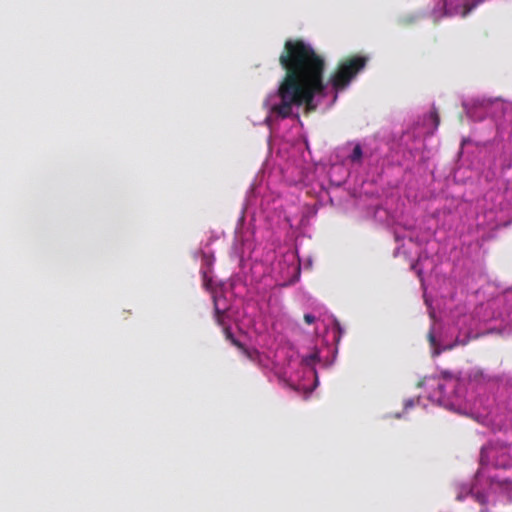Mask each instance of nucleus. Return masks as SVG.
I'll return each instance as SVG.
<instances>
[{
	"label": "nucleus",
	"instance_id": "nucleus-3",
	"mask_svg": "<svg viewBox=\"0 0 512 512\" xmlns=\"http://www.w3.org/2000/svg\"><path fill=\"white\" fill-rule=\"evenodd\" d=\"M457 385V381L454 380V379H448L446 380L445 382L443 383H438L437 385V389L439 391V394L443 397V398H449V392H448V389H450L451 391L454 390V388L456 387Z\"/></svg>",
	"mask_w": 512,
	"mask_h": 512
},
{
	"label": "nucleus",
	"instance_id": "nucleus-8",
	"mask_svg": "<svg viewBox=\"0 0 512 512\" xmlns=\"http://www.w3.org/2000/svg\"><path fill=\"white\" fill-rule=\"evenodd\" d=\"M215 312H216V320H217V323L219 325H223V322H222V315H223V312H221L217 307L215 308Z\"/></svg>",
	"mask_w": 512,
	"mask_h": 512
},
{
	"label": "nucleus",
	"instance_id": "nucleus-11",
	"mask_svg": "<svg viewBox=\"0 0 512 512\" xmlns=\"http://www.w3.org/2000/svg\"><path fill=\"white\" fill-rule=\"evenodd\" d=\"M429 340L431 341V343H434L435 338L432 334H429Z\"/></svg>",
	"mask_w": 512,
	"mask_h": 512
},
{
	"label": "nucleus",
	"instance_id": "nucleus-10",
	"mask_svg": "<svg viewBox=\"0 0 512 512\" xmlns=\"http://www.w3.org/2000/svg\"><path fill=\"white\" fill-rule=\"evenodd\" d=\"M431 118L433 119L434 123H435V126L437 127L439 125V116H438V113L436 111H433L431 113Z\"/></svg>",
	"mask_w": 512,
	"mask_h": 512
},
{
	"label": "nucleus",
	"instance_id": "nucleus-9",
	"mask_svg": "<svg viewBox=\"0 0 512 512\" xmlns=\"http://www.w3.org/2000/svg\"><path fill=\"white\" fill-rule=\"evenodd\" d=\"M232 345L236 346L239 349L245 350L244 345L238 341L236 338L231 340Z\"/></svg>",
	"mask_w": 512,
	"mask_h": 512
},
{
	"label": "nucleus",
	"instance_id": "nucleus-6",
	"mask_svg": "<svg viewBox=\"0 0 512 512\" xmlns=\"http://www.w3.org/2000/svg\"><path fill=\"white\" fill-rule=\"evenodd\" d=\"M316 318L312 314H305L304 315V321L306 324L311 325L315 322Z\"/></svg>",
	"mask_w": 512,
	"mask_h": 512
},
{
	"label": "nucleus",
	"instance_id": "nucleus-4",
	"mask_svg": "<svg viewBox=\"0 0 512 512\" xmlns=\"http://www.w3.org/2000/svg\"><path fill=\"white\" fill-rule=\"evenodd\" d=\"M484 1L485 0H473L472 2L465 3L461 12L462 17H466L473 9Z\"/></svg>",
	"mask_w": 512,
	"mask_h": 512
},
{
	"label": "nucleus",
	"instance_id": "nucleus-2",
	"mask_svg": "<svg viewBox=\"0 0 512 512\" xmlns=\"http://www.w3.org/2000/svg\"><path fill=\"white\" fill-rule=\"evenodd\" d=\"M368 62L365 56H351L339 62L330 74L328 83L335 92L343 91Z\"/></svg>",
	"mask_w": 512,
	"mask_h": 512
},
{
	"label": "nucleus",
	"instance_id": "nucleus-1",
	"mask_svg": "<svg viewBox=\"0 0 512 512\" xmlns=\"http://www.w3.org/2000/svg\"><path fill=\"white\" fill-rule=\"evenodd\" d=\"M279 63L285 71L276 93L264 102L269 117L287 119L293 115V108L304 107L305 113L316 110V95H323L327 84L324 82L326 62L313 47L301 39H288L279 56Z\"/></svg>",
	"mask_w": 512,
	"mask_h": 512
},
{
	"label": "nucleus",
	"instance_id": "nucleus-7",
	"mask_svg": "<svg viewBox=\"0 0 512 512\" xmlns=\"http://www.w3.org/2000/svg\"><path fill=\"white\" fill-rule=\"evenodd\" d=\"M224 333H225L226 339H228L230 342L232 339L235 338L229 327H224Z\"/></svg>",
	"mask_w": 512,
	"mask_h": 512
},
{
	"label": "nucleus",
	"instance_id": "nucleus-5",
	"mask_svg": "<svg viewBox=\"0 0 512 512\" xmlns=\"http://www.w3.org/2000/svg\"><path fill=\"white\" fill-rule=\"evenodd\" d=\"M362 148L359 144L355 145L352 154L349 156L351 162H360L362 159Z\"/></svg>",
	"mask_w": 512,
	"mask_h": 512
}]
</instances>
